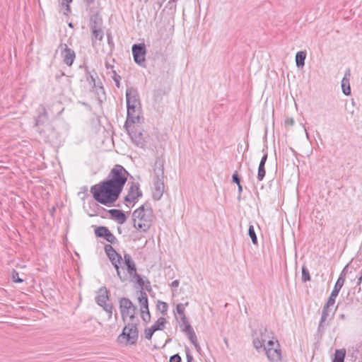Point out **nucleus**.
Returning <instances> with one entry per match:
<instances>
[{"mask_svg": "<svg viewBox=\"0 0 362 362\" xmlns=\"http://www.w3.org/2000/svg\"><path fill=\"white\" fill-rule=\"evenodd\" d=\"M126 182H99L90 187L94 200L110 207L119 198Z\"/></svg>", "mask_w": 362, "mask_h": 362, "instance_id": "obj_1", "label": "nucleus"}, {"mask_svg": "<svg viewBox=\"0 0 362 362\" xmlns=\"http://www.w3.org/2000/svg\"><path fill=\"white\" fill-rule=\"evenodd\" d=\"M153 218V209L151 207L146 208L144 205H141L132 213L133 226L141 232L146 233L150 229Z\"/></svg>", "mask_w": 362, "mask_h": 362, "instance_id": "obj_2", "label": "nucleus"}, {"mask_svg": "<svg viewBox=\"0 0 362 362\" xmlns=\"http://www.w3.org/2000/svg\"><path fill=\"white\" fill-rule=\"evenodd\" d=\"M136 312L134 311L129 314L128 316L131 322L124 327L122 333L118 336L117 341L119 342L122 343L123 340H125L127 344L133 345L136 344L139 337L137 323L134 322Z\"/></svg>", "mask_w": 362, "mask_h": 362, "instance_id": "obj_3", "label": "nucleus"}, {"mask_svg": "<svg viewBox=\"0 0 362 362\" xmlns=\"http://www.w3.org/2000/svg\"><path fill=\"white\" fill-rule=\"evenodd\" d=\"M104 250L113 267L115 269L117 276L121 282L126 281L127 280V275H122L120 271L121 262L122 260L124 259L122 255L119 254L111 245L109 244H107L104 246Z\"/></svg>", "mask_w": 362, "mask_h": 362, "instance_id": "obj_4", "label": "nucleus"}, {"mask_svg": "<svg viewBox=\"0 0 362 362\" xmlns=\"http://www.w3.org/2000/svg\"><path fill=\"white\" fill-rule=\"evenodd\" d=\"M134 180L135 178L131 175L123 166L116 165L110 171L107 179L103 181H127V179Z\"/></svg>", "mask_w": 362, "mask_h": 362, "instance_id": "obj_5", "label": "nucleus"}, {"mask_svg": "<svg viewBox=\"0 0 362 362\" xmlns=\"http://www.w3.org/2000/svg\"><path fill=\"white\" fill-rule=\"evenodd\" d=\"M140 114V106L127 107V115L124 124V127L127 130H128V128H130L132 124L141 123Z\"/></svg>", "mask_w": 362, "mask_h": 362, "instance_id": "obj_6", "label": "nucleus"}, {"mask_svg": "<svg viewBox=\"0 0 362 362\" xmlns=\"http://www.w3.org/2000/svg\"><path fill=\"white\" fill-rule=\"evenodd\" d=\"M119 310L122 320L124 322L129 314L132 312L137 311V308L127 298L123 297L119 300Z\"/></svg>", "mask_w": 362, "mask_h": 362, "instance_id": "obj_7", "label": "nucleus"}, {"mask_svg": "<svg viewBox=\"0 0 362 362\" xmlns=\"http://www.w3.org/2000/svg\"><path fill=\"white\" fill-rule=\"evenodd\" d=\"M276 347H264L267 357L270 362H281V351L278 341Z\"/></svg>", "mask_w": 362, "mask_h": 362, "instance_id": "obj_8", "label": "nucleus"}, {"mask_svg": "<svg viewBox=\"0 0 362 362\" xmlns=\"http://www.w3.org/2000/svg\"><path fill=\"white\" fill-rule=\"evenodd\" d=\"M132 49L134 62L141 65L145 61L146 47L144 44H134Z\"/></svg>", "mask_w": 362, "mask_h": 362, "instance_id": "obj_9", "label": "nucleus"}, {"mask_svg": "<svg viewBox=\"0 0 362 362\" xmlns=\"http://www.w3.org/2000/svg\"><path fill=\"white\" fill-rule=\"evenodd\" d=\"M95 235L98 238H103L111 244L117 242V238L106 226H98L95 229Z\"/></svg>", "mask_w": 362, "mask_h": 362, "instance_id": "obj_10", "label": "nucleus"}, {"mask_svg": "<svg viewBox=\"0 0 362 362\" xmlns=\"http://www.w3.org/2000/svg\"><path fill=\"white\" fill-rule=\"evenodd\" d=\"M61 55L63 58V62L69 66H71L76 58L75 52L71 48L68 47L66 44H61Z\"/></svg>", "mask_w": 362, "mask_h": 362, "instance_id": "obj_11", "label": "nucleus"}, {"mask_svg": "<svg viewBox=\"0 0 362 362\" xmlns=\"http://www.w3.org/2000/svg\"><path fill=\"white\" fill-rule=\"evenodd\" d=\"M131 183L128 194L124 197V201L126 202L135 203L142 196V192L139 188V182Z\"/></svg>", "mask_w": 362, "mask_h": 362, "instance_id": "obj_12", "label": "nucleus"}, {"mask_svg": "<svg viewBox=\"0 0 362 362\" xmlns=\"http://www.w3.org/2000/svg\"><path fill=\"white\" fill-rule=\"evenodd\" d=\"M90 28L92 34V44L93 46H95L97 40L101 41L103 40V31L97 21H93V18L90 19Z\"/></svg>", "mask_w": 362, "mask_h": 362, "instance_id": "obj_13", "label": "nucleus"}, {"mask_svg": "<svg viewBox=\"0 0 362 362\" xmlns=\"http://www.w3.org/2000/svg\"><path fill=\"white\" fill-rule=\"evenodd\" d=\"M332 305H334V304L327 301L322 308V315H321L320 320L318 327H317V332L319 333L322 334L324 332L326 327L328 325V323H326V320L329 315V309Z\"/></svg>", "mask_w": 362, "mask_h": 362, "instance_id": "obj_14", "label": "nucleus"}, {"mask_svg": "<svg viewBox=\"0 0 362 362\" xmlns=\"http://www.w3.org/2000/svg\"><path fill=\"white\" fill-rule=\"evenodd\" d=\"M127 107H139L140 100L136 89L134 88H127L126 90Z\"/></svg>", "mask_w": 362, "mask_h": 362, "instance_id": "obj_15", "label": "nucleus"}, {"mask_svg": "<svg viewBox=\"0 0 362 362\" xmlns=\"http://www.w3.org/2000/svg\"><path fill=\"white\" fill-rule=\"evenodd\" d=\"M132 138L133 142L141 148H144L145 146V139L143 135V132L141 130H138L137 129L133 130L128 128L127 130Z\"/></svg>", "mask_w": 362, "mask_h": 362, "instance_id": "obj_16", "label": "nucleus"}, {"mask_svg": "<svg viewBox=\"0 0 362 362\" xmlns=\"http://www.w3.org/2000/svg\"><path fill=\"white\" fill-rule=\"evenodd\" d=\"M123 259L124 264L127 267V272L129 275V278L138 274L136 272V264L134 259H132V256L129 253L125 252L124 254Z\"/></svg>", "mask_w": 362, "mask_h": 362, "instance_id": "obj_17", "label": "nucleus"}, {"mask_svg": "<svg viewBox=\"0 0 362 362\" xmlns=\"http://www.w3.org/2000/svg\"><path fill=\"white\" fill-rule=\"evenodd\" d=\"M110 218L115 221L118 224H124L127 219V216L124 211L120 209H112L107 211Z\"/></svg>", "mask_w": 362, "mask_h": 362, "instance_id": "obj_18", "label": "nucleus"}, {"mask_svg": "<svg viewBox=\"0 0 362 362\" xmlns=\"http://www.w3.org/2000/svg\"><path fill=\"white\" fill-rule=\"evenodd\" d=\"M343 285H344V280H343L342 277H339L338 279L337 280V281L334 286L333 290L331 292V294L329 296L327 301H328L332 304H334L335 301H336V298L338 296L339 293L341 288H342Z\"/></svg>", "mask_w": 362, "mask_h": 362, "instance_id": "obj_19", "label": "nucleus"}, {"mask_svg": "<svg viewBox=\"0 0 362 362\" xmlns=\"http://www.w3.org/2000/svg\"><path fill=\"white\" fill-rule=\"evenodd\" d=\"M95 300L99 306L105 305L107 300H109V291L105 286H102L99 288Z\"/></svg>", "mask_w": 362, "mask_h": 362, "instance_id": "obj_20", "label": "nucleus"}, {"mask_svg": "<svg viewBox=\"0 0 362 362\" xmlns=\"http://www.w3.org/2000/svg\"><path fill=\"white\" fill-rule=\"evenodd\" d=\"M165 191V182H155L152 197L158 201L161 199Z\"/></svg>", "mask_w": 362, "mask_h": 362, "instance_id": "obj_21", "label": "nucleus"}, {"mask_svg": "<svg viewBox=\"0 0 362 362\" xmlns=\"http://www.w3.org/2000/svg\"><path fill=\"white\" fill-rule=\"evenodd\" d=\"M350 76H351L350 71L347 70L344 74V76L343 77V78L341 80L342 92L345 95H347V96L351 94V87H350V82H349Z\"/></svg>", "mask_w": 362, "mask_h": 362, "instance_id": "obj_22", "label": "nucleus"}, {"mask_svg": "<svg viewBox=\"0 0 362 362\" xmlns=\"http://www.w3.org/2000/svg\"><path fill=\"white\" fill-rule=\"evenodd\" d=\"M138 300L140 305V310L148 308V299L146 293L144 291L137 292Z\"/></svg>", "mask_w": 362, "mask_h": 362, "instance_id": "obj_23", "label": "nucleus"}, {"mask_svg": "<svg viewBox=\"0 0 362 362\" xmlns=\"http://www.w3.org/2000/svg\"><path fill=\"white\" fill-rule=\"evenodd\" d=\"M155 181H163L164 180L163 166L160 162L156 161L154 168Z\"/></svg>", "mask_w": 362, "mask_h": 362, "instance_id": "obj_24", "label": "nucleus"}, {"mask_svg": "<svg viewBox=\"0 0 362 362\" xmlns=\"http://www.w3.org/2000/svg\"><path fill=\"white\" fill-rule=\"evenodd\" d=\"M95 77H97V73L94 72V74H92L87 69H86V80L89 82V84L93 88H100L103 90V87L102 86V83L100 82L96 83Z\"/></svg>", "mask_w": 362, "mask_h": 362, "instance_id": "obj_25", "label": "nucleus"}, {"mask_svg": "<svg viewBox=\"0 0 362 362\" xmlns=\"http://www.w3.org/2000/svg\"><path fill=\"white\" fill-rule=\"evenodd\" d=\"M82 4H83L86 6L87 11H89L90 13H94L96 11L98 5L99 0H80Z\"/></svg>", "mask_w": 362, "mask_h": 362, "instance_id": "obj_26", "label": "nucleus"}, {"mask_svg": "<svg viewBox=\"0 0 362 362\" xmlns=\"http://www.w3.org/2000/svg\"><path fill=\"white\" fill-rule=\"evenodd\" d=\"M346 350L344 349H337L334 354L332 362H344Z\"/></svg>", "mask_w": 362, "mask_h": 362, "instance_id": "obj_27", "label": "nucleus"}, {"mask_svg": "<svg viewBox=\"0 0 362 362\" xmlns=\"http://www.w3.org/2000/svg\"><path fill=\"white\" fill-rule=\"evenodd\" d=\"M306 54L305 52L299 51L296 54V64L298 67H302L305 64Z\"/></svg>", "mask_w": 362, "mask_h": 362, "instance_id": "obj_28", "label": "nucleus"}, {"mask_svg": "<svg viewBox=\"0 0 362 362\" xmlns=\"http://www.w3.org/2000/svg\"><path fill=\"white\" fill-rule=\"evenodd\" d=\"M130 281L136 282L139 287V291H144L145 281L143 279L140 274H136V275L132 276L130 278Z\"/></svg>", "mask_w": 362, "mask_h": 362, "instance_id": "obj_29", "label": "nucleus"}, {"mask_svg": "<svg viewBox=\"0 0 362 362\" xmlns=\"http://www.w3.org/2000/svg\"><path fill=\"white\" fill-rule=\"evenodd\" d=\"M252 336H253V341H252L253 346L257 351H259L260 349L262 348L264 342H263V341L260 339L259 336H257V331H256V330L253 331Z\"/></svg>", "mask_w": 362, "mask_h": 362, "instance_id": "obj_30", "label": "nucleus"}, {"mask_svg": "<svg viewBox=\"0 0 362 362\" xmlns=\"http://www.w3.org/2000/svg\"><path fill=\"white\" fill-rule=\"evenodd\" d=\"M166 323L165 318L160 317L157 321L151 326V327L156 332L163 330L165 328V325Z\"/></svg>", "mask_w": 362, "mask_h": 362, "instance_id": "obj_31", "label": "nucleus"}, {"mask_svg": "<svg viewBox=\"0 0 362 362\" xmlns=\"http://www.w3.org/2000/svg\"><path fill=\"white\" fill-rule=\"evenodd\" d=\"M272 333L267 329V327H260L259 329V332H257V335L259 334V338L261 340L263 341V342H265L267 339L269 338L270 337V334H272Z\"/></svg>", "mask_w": 362, "mask_h": 362, "instance_id": "obj_32", "label": "nucleus"}, {"mask_svg": "<svg viewBox=\"0 0 362 362\" xmlns=\"http://www.w3.org/2000/svg\"><path fill=\"white\" fill-rule=\"evenodd\" d=\"M48 120V115L45 107L42 108V113L36 119V125L44 124Z\"/></svg>", "mask_w": 362, "mask_h": 362, "instance_id": "obj_33", "label": "nucleus"}, {"mask_svg": "<svg viewBox=\"0 0 362 362\" xmlns=\"http://www.w3.org/2000/svg\"><path fill=\"white\" fill-rule=\"evenodd\" d=\"M248 235L251 238L253 245H257V238L255 231L254 226L250 225L248 228Z\"/></svg>", "mask_w": 362, "mask_h": 362, "instance_id": "obj_34", "label": "nucleus"}, {"mask_svg": "<svg viewBox=\"0 0 362 362\" xmlns=\"http://www.w3.org/2000/svg\"><path fill=\"white\" fill-rule=\"evenodd\" d=\"M311 277L310 275V272L306 267V266L303 265L302 267V276H301V280L303 282L305 283L307 281H310Z\"/></svg>", "mask_w": 362, "mask_h": 362, "instance_id": "obj_35", "label": "nucleus"}, {"mask_svg": "<svg viewBox=\"0 0 362 362\" xmlns=\"http://www.w3.org/2000/svg\"><path fill=\"white\" fill-rule=\"evenodd\" d=\"M141 311V317L145 323H148L151 320V314L149 312V309H143L140 310Z\"/></svg>", "mask_w": 362, "mask_h": 362, "instance_id": "obj_36", "label": "nucleus"}, {"mask_svg": "<svg viewBox=\"0 0 362 362\" xmlns=\"http://www.w3.org/2000/svg\"><path fill=\"white\" fill-rule=\"evenodd\" d=\"M11 279H12V281L15 283H18V284H21V283H23V279H21L20 276H19V274L18 272H16L15 269H13L12 271V273H11Z\"/></svg>", "mask_w": 362, "mask_h": 362, "instance_id": "obj_37", "label": "nucleus"}, {"mask_svg": "<svg viewBox=\"0 0 362 362\" xmlns=\"http://www.w3.org/2000/svg\"><path fill=\"white\" fill-rule=\"evenodd\" d=\"M264 165H265L259 164L258 173H257V179L259 181L263 180V178L265 176L266 171H265Z\"/></svg>", "mask_w": 362, "mask_h": 362, "instance_id": "obj_38", "label": "nucleus"}, {"mask_svg": "<svg viewBox=\"0 0 362 362\" xmlns=\"http://www.w3.org/2000/svg\"><path fill=\"white\" fill-rule=\"evenodd\" d=\"M103 308V310L108 313V317L110 318L112 315V304L105 303V305H100Z\"/></svg>", "mask_w": 362, "mask_h": 362, "instance_id": "obj_39", "label": "nucleus"}, {"mask_svg": "<svg viewBox=\"0 0 362 362\" xmlns=\"http://www.w3.org/2000/svg\"><path fill=\"white\" fill-rule=\"evenodd\" d=\"M188 305V303H186L185 304L183 303H179L176 305V312L179 315H185V306Z\"/></svg>", "mask_w": 362, "mask_h": 362, "instance_id": "obj_40", "label": "nucleus"}, {"mask_svg": "<svg viewBox=\"0 0 362 362\" xmlns=\"http://www.w3.org/2000/svg\"><path fill=\"white\" fill-rule=\"evenodd\" d=\"M185 334L187 336L188 339L192 344L197 341V337L194 329L192 331L188 332Z\"/></svg>", "mask_w": 362, "mask_h": 362, "instance_id": "obj_41", "label": "nucleus"}, {"mask_svg": "<svg viewBox=\"0 0 362 362\" xmlns=\"http://www.w3.org/2000/svg\"><path fill=\"white\" fill-rule=\"evenodd\" d=\"M155 332L156 331L151 327L145 329V330H144L145 338L146 339L151 340L153 334L155 333Z\"/></svg>", "mask_w": 362, "mask_h": 362, "instance_id": "obj_42", "label": "nucleus"}, {"mask_svg": "<svg viewBox=\"0 0 362 362\" xmlns=\"http://www.w3.org/2000/svg\"><path fill=\"white\" fill-rule=\"evenodd\" d=\"M158 302L160 303V305H158V309L160 310V313L163 315H166L168 308V304L165 302H161V301H158Z\"/></svg>", "mask_w": 362, "mask_h": 362, "instance_id": "obj_43", "label": "nucleus"}, {"mask_svg": "<svg viewBox=\"0 0 362 362\" xmlns=\"http://www.w3.org/2000/svg\"><path fill=\"white\" fill-rule=\"evenodd\" d=\"M183 325V327L182 328V331L186 334L188 332H190V331H192L193 330V328L191 326L190 323L188 322H186L185 324H182Z\"/></svg>", "mask_w": 362, "mask_h": 362, "instance_id": "obj_44", "label": "nucleus"}, {"mask_svg": "<svg viewBox=\"0 0 362 362\" xmlns=\"http://www.w3.org/2000/svg\"><path fill=\"white\" fill-rule=\"evenodd\" d=\"M185 353H186V358H187V362H193L194 358L192 355L190 353V350L188 346H185Z\"/></svg>", "mask_w": 362, "mask_h": 362, "instance_id": "obj_45", "label": "nucleus"}, {"mask_svg": "<svg viewBox=\"0 0 362 362\" xmlns=\"http://www.w3.org/2000/svg\"><path fill=\"white\" fill-rule=\"evenodd\" d=\"M182 358L179 354H174L170 357L169 362H181Z\"/></svg>", "mask_w": 362, "mask_h": 362, "instance_id": "obj_46", "label": "nucleus"}, {"mask_svg": "<svg viewBox=\"0 0 362 362\" xmlns=\"http://www.w3.org/2000/svg\"><path fill=\"white\" fill-rule=\"evenodd\" d=\"M347 268H348V265H346L345 267L342 269V271L339 276V277H342L344 282L345 281L346 274L347 272Z\"/></svg>", "mask_w": 362, "mask_h": 362, "instance_id": "obj_47", "label": "nucleus"}, {"mask_svg": "<svg viewBox=\"0 0 362 362\" xmlns=\"http://www.w3.org/2000/svg\"><path fill=\"white\" fill-rule=\"evenodd\" d=\"M285 124L288 126H293L294 124V119L292 117H288L285 119Z\"/></svg>", "mask_w": 362, "mask_h": 362, "instance_id": "obj_48", "label": "nucleus"}, {"mask_svg": "<svg viewBox=\"0 0 362 362\" xmlns=\"http://www.w3.org/2000/svg\"><path fill=\"white\" fill-rule=\"evenodd\" d=\"M114 73H115V72L114 71ZM113 79H114V81L115 82L116 86L117 88H119V86H120V83H119L120 76L117 75L116 74H115V76H114Z\"/></svg>", "mask_w": 362, "mask_h": 362, "instance_id": "obj_49", "label": "nucleus"}, {"mask_svg": "<svg viewBox=\"0 0 362 362\" xmlns=\"http://www.w3.org/2000/svg\"><path fill=\"white\" fill-rule=\"evenodd\" d=\"M62 5L65 6V12L64 13L65 15H67L71 11V7L69 5V4L65 3L64 1L62 2Z\"/></svg>", "mask_w": 362, "mask_h": 362, "instance_id": "obj_50", "label": "nucleus"}, {"mask_svg": "<svg viewBox=\"0 0 362 362\" xmlns=\"http://www.w3.org/2000/svg\"><path fill=\"white\" fill-rule=\"evenodd\" d=\"M144 287H145V288H146V291H149V292L151 291V283H150V281H149L148 279H146V280L145 281V285H144Z\"/></svg>", "mask_w": 362, "mask_h": 362, "instance_id": "obj_51", "label": "nucleus"}, {"mask_svg": "<svg viewBox=\"0 0 362 362\" xmlns=\"http://www.w3.org/2000/svg\"><path fill=\"white\" fill-rule=\"evenodd\" d=\"M231 181H240L239 175L237 172H235L233 173Z\"/></svg>", "mask_w": 362, "mask_h": 362, "instance_id": "obj_52", "label": "nucleus"}, {"mask_svg": "<svg viewBox=\"0 0 362 362\" xmlns=\"http://www.w3.org/2000/svg\"><path fill=\"white\" fill-rule=\"evenodd\" d=\"M235 183L237 184V185L238 187L239 195L238 197V199H240V193L243 191V186L241 185V182H235Z\"/></svg>", "mask_w": 362, "mask_h": 362, "instance_id": "obj_53", "label": "nucleus"}, {"mask_svg": "<svg viewBox=\"0 0 362 362\" xmlns=\"http://www.w3.org/2000/svg\"><path fill=\"white\" fill-rule=\"evenodd\" d=\"M267 154L265 153L262 157V159L260 160V163L259 164L261 165H265V163L267 161Z\"/></svg>", "mask_w": 362, "mask_h": 362, "instance_id": "obj_54", "label": "nucleus"}, {"mask_svg": "<svg viewBox=\"0 0 362 362\" xmlns=\"http://www.w3.org/2000/svg\"><path fill=\"white\" fill-rule=\"evenodd\" d=\"M179 284L180 281L178 280H175L171 283L170 286L173 288H177L179 286Z\"/></svg>", "mask_w": 362, "mask_h": 362, "instance_id": "obj_55", "label": "nucleus"}, {"mask_svg": "<svg viewBox=\"0 0 362 362\" xmlns=\"http://www.w3.org/2000/svg\"><path fill=\"white\" fill-rule=\"evenodd\" d=\"M180 320L182 324L188 322L187 318L186 317L185 315H181Z\"/></svg>", "mask_w": 362, "mask_h": 362, "instance_id": "obj_56", "label": "nucleus"}, {"mask_svg": "<svg viewBox=\"0 0 362 362\" xmlns=\"http://www.w3.org/2000/svg\"><path fill=\"white\" fill-rule=\"evenodd\" d=\"M107 42L110 45H113L112 37L110 34H107Z\"/></svg>", "mask_w": 362, "mask_h": 362, "instance_id": "obj_57", "label": "nucleus"}, {"mask_svg": "<svg viewBox=\"0 0 362 362\" xmlns=\"http://www.w3.org/2000/svg\"><path fill=\"white\" fill-rule=\"evenodd\" d=\"M275 342L273 340H269L266 347H274Z\"/></svg>", "mask_w": 362, "mask_h": 362, "instance_id": "obj_58", "label": "nucleus"}, {"mask_svg": "<svg viewBox=\"0 0 362 362\" xmlns=\"http://www.w3.org/2000/svg\"><path fill=\"white\" fill-rule=\"evenodd\" d=\"M176 0H170L168 3V5L170 6V8L172 9L173 7V4L175 2Z\"/></svg>", "mask_w": 362, "mask_h": 362, "instance_id": "obj_59", "label": "nucleus"}, {"mask_svg": "<svg viewBox=\"0 0 362 362\" xmlns=\"http://www.w3.org/2000/svg\"><path fill=\"white\" fill-rule=\"evenodd\" d=\"M194 346L195 349L199 352L201 350L200 346L198 344L197 341L195 342V344H193Z\"/></svg>", "mask_w": 362, "mask_h": 362, "instance_id": "obj_60", "label": "nucleus"}, {"mask_svg": "<svg viewBox=\"0 0 362 362\" xmlns=\"http://www.w3.org/2000/svg\"><path fill=\"white\" fill-rule=\"evenodd\" d=\"M260 187L261 188H263V185H262V182H255V187Z\"/></svg>", "mask_w": 362, "mask_h": 362, "instance_id": "obj_61", "label": "nucleus"}, {"mask_svg": "<svg viewBox=\"0 0 362 362\" xmlns=\"http://www.w3.org/2000/svg\"><path fill=\"white\" fill-rule=\"evenodd\" d=\"M361 281H362V272H361V276L359 277H358L357 284L359 285L361 283Z\"/></svg>", "mask_w": 362, "mask_h": 362, "instance_id": "obj_62", "label": "nucleus"}, {"mask_svg": "<svg viewBox=\"0 0 362 362\" xmlns=\"http://www.w3.org/2000/svg\"><path fill=\"white\" fill-rule=\"evenodd\" d=\"M339 319H340V320H345V319H346V316H345V315H344V314H341V315H339Z\"/></svg>", "mask_w": 362, "mask_h": 362, "instance_id": "obj_63", "label": "nucleus"}, {"mask_svg": "<svg viewBox=\"0 0 362 362\" xmlns=\"http://www.w3.org/2000/svg\"><path fill=\"white\" fill-rule=\"evenodd\" d=\"M223 341H224V343L226 344V345L227 346H228V339H227V338H224V339H223Z\"/></svg>", "mask_w": 362, "mask_h": 362, "instance_id": "obj_64", "label": "nucleus"}]
</instances>
